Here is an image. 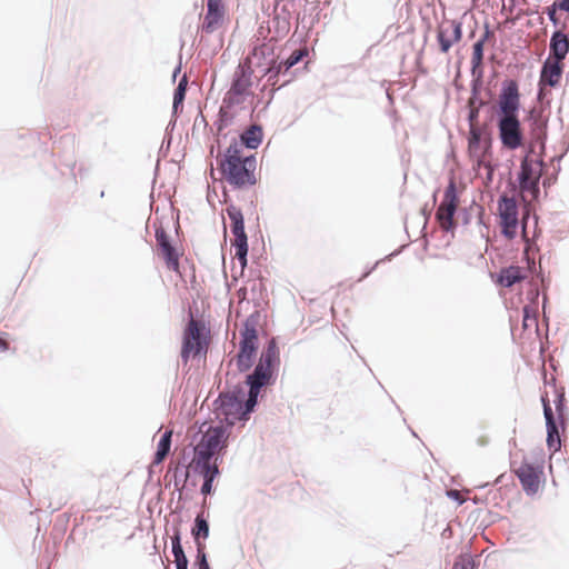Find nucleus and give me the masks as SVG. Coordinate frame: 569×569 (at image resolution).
I'll return each mask as SVG.
<instances>
[{
  "label": "nucleus",
  "instance_id": "1",
  "mask_svg": "<svg viewBox=\"0 0 569 569\" xmlns=\"http://www.w3.org/2000/svg\"><path fill=\"white\" fill-rule=\"evenodd\" d=\"M280 365L279 337H271L260 350L254 369L244 376L243 385H233L228 393H220L213 401V407L224 415L251 416L259 409L262 388L276 385Z\"/></svg>",
  "mask_w": 569,
  "mask_h": 569
},
{
  "label": "nucleus",
  "instance_id": "2",
  "mask_svg": "<svg viewBox=\"0 0 569 569\" xmlns=\"http://www.w3.org/2000/svg\"><path fill=\"white\" fill-rule=\"evenodd\" d=\"M519 80L506 77L500 82L495 108L498 140L502 150L516 151L523 144L520 112L523 110Z\"/></svg>",
  "mask_w": 569,
  "mask_h": 569
},
{
  "label": "nucleus",
  "instance_id": "3",
  "mask_svg": "<svg viewBox=\"0 0 569 569\" xmlns=\"http://www.w3.org/2000/svg\"><path fill=\"white\" fill-rule=\"evenodd\" d=\"M545 387H550L553 395L555 410L551 407V400L547 391L541 393L540 401L546 422V446L550 455L560 451L562 446L560 430H566L569 422V409L566 398V389L558 386L555 378L543 380Z\"/></svg>",
  "mask_w": 569,
  "mask_h": 569
},
{
  "label": "nucleus",
  "instance_id": "4",
  "mask_svg": "<svg viewBox=\"0 0 569 569\" xmlns=\"http://www.w3.org/2000/svg\"><path fill=\"white\" fill-rule=\"evenodd\" d=\"M260 311L248 315L241 322L239 330L238 351L234 360H230L228 367L236 365L238 373H249L257 366L260 357L259 321Z\"/></svg>",
  "mask_w": 569,
  "mask_h": 569
},
{
  "label": "nucleus",
  "instance_id": "5",
  "mask_svg": "<svg viewBox=\"0 0 569 569\" xmlns=\"http://www.w3.org/2000/svg\"><path fill=\"white\" fill-rule=\"evenodd\" d=\"M218 167L221 178L233 191L249 190L258 182L256 177L257 153H249L241 157L240 160L219 163Z\"/></svg>",
  "mask_w": 569,
  "mask_h": 569
},
{
  "label": "nucleus",
  "instance_id": "6",
  "mask_svg": "<svg viewBox=\"0 0 569 569\" xmlns=\"http://www.w3.org/2000/svg\"><path fill=\"white\" fill-rule=\"evenodd\" d=\"M234 425V418L226 417V423L219 421L211 425L201 433L198 445L193 448L197 459L216 460L218 452H227L229 429Z\"/></svg>",
  "mask_w": 569,
  "mask_h": 569
},
{
  "label": "nucleus",
  "instance_id": "7",
  "mask_svg": "<svg viewBox=\"0 0 569 569\" xmlns=\"http://www.w3.org/2000/svg\"><path fill=\"white\" fill-rule=\"evenodd\" d=\"M223 203L226 204V212L230 219V230L234 237V242L231 247L234 249V257L241 268L248 266V234L246 232V219L240 207L236 206L230 196L223 194Z\"/></svg>",
  "mask_w": 569,
  "mask_h": 569
},
{
  "label": "nucleus",
  "instance_id": "8",
  "mask_svg": "<svg viewBox=\"0 0 569 569\" xmlns=\"http://www.w3.org/2000/svg\"><path fill=\"white\" fill-rule=\"evenodd\" d=\"M209 327L203 321L190 320L181 337L180 358L187 365L191 356L198 359L207 355Z\"/></svg>",
  "mask_w": 569,
  "mask_h": 569
},
{
  "label": "nucleus",
  "instance_id": "9",
  "mask_svg": "<svg viewBox=\"0 0 569 569\" xmlns=\"http://www.w3.org/2000/svg\"><path fill=\"white\" fill-rule=\"evenodd\" d=\"M515 473L523 492L528 497H535L546 483L543 451L540 450L533 460H529L527 456H523Z\"/></svg>",
  "mask_w": 569,
  "mask_h": 569
},
{
  "label": "nucleus",
  "instance_id": "10",
  "mask_svg": "<svg viewBox=\"0 0 569 569\" xmlns=\"http://www.w3.org/2000/svg\"><path fill=\"white\" fill-rule=\"evenodd\" d=\"M498 224L500 234L508 240L518 236L519 209L515 197L500 196L497 200Z\"/></svg>",
  "mask_w": 569,
  "mask_h": 569
},
{
  "label": "nucleus",
  "instance_id": "11",
  "mask_svg": "<svg viewBox=\"0 0 569 569\" xmlns=\"http://www.w3.org/2000/svg\"><path fill=\"white\" fill-rule=\"evenodd\" d=\"M545 161L540 158L531 159L528 151H523L519 170L517 172V182L522 191L530 193L540 192Z\"/></svg>",
  "mask_w": 569,
  "mask_h": 569
},
{
  "label": "nucleus",
  "instance_id": "12",
  "mask_svg": "<svg viewBox=\"0 0 569 569\" xmlns=\"http://www.w3.org/2000/svg\"><path fill=\"white\" fill-rule=\"evenodd\" d=\"M459 199L458 186L455 180L450 179L443 190L442 201L436 213V219L443 227L445 232L450 233L452 237L458 227L453 221V217L458 212L457 204Z\"/></svg>",
  "mask_w": 569,
  "mask_h": 569
},
{
  "label": "nucleus",
  "instance_id": "13",
  "mask_svg": "<svg viewBox=\"0 0 569 569\" xmlns=\"http://www.w3.org/2000/svg\"><path fill=\"white\" fill-rule=\"evenodd\" d=\"M153 229L161 259L169 270L178 272L181 253L173 238L163 229L162 223L158 219L153 223Z\"/></svg>",
  "mask_w": 569,
  "mask_h": 569
},
{
  "label": "nucleus",
  "instance_id": "14",
  "mask_svg": "<svg viewBox=\"0 0 569 569\" xmlns=\"http://www.w3.org/2000/svg\"><path fill=\"white\" fill-rule=\"evenodd\" d=\"M490 34L489 26L486 24L485 31L479 38L472 43L471 59H470V74L471 80L469 88H472V92H477L478 83H485V68L482 61L485 57V44Z\"/></svg>",
  "mask_w": 569,
  "mask_h": 569
},
{
  "label": "nucleus",
  "instance_id": "15",
  "mask_svg": "<svg viewBox=\"0 0 569 569\" xmlns=\"http://www.w3.org/2000/svg\"><path fill=\"white\" fill-rule=\"evenodd\" d=\"M224 452H218L216 460L207 459H191V475L198 480V478L210 479L220 478L221 469L219 465L223 461Z\"/></svg>",
  "mask_w": 569,
  "mask_h": 569
},
{
  "label": "nucleus",
  "instance_id": "16",
  "mask_svg": "<svg viewBox=\"0 0 569 569\" xmlns=\"http://www.w3.org/2000/svg\"><path fill=\"white\" fill-rule=\"evenodd\" d=\"M451 28V34L448 36V28H443L440 26L437 29V42L438 48L441 53H448L450 49L458 42L461 41L463 37L462 21L458 19H452L449 21Z\"/></svg>",
  "mask_w": 569,
  "mask_h": 569
},
{
  "label": "nucleus",
  "instance_id": "17",
  "mask_svg": "<svg viewBox=\"0 0 569 569\" xmlns=\"http://www.w3.org/2000/svg\"><path fill=\"white\" fill-rule=\"evenodd\" d=\"M183 519L178 518L173 519L171 523V543L170 549L174 559V566H189L190 561L186 555L184 548L182 546V526Z\"/></svg>",
  "mask_w": 569,
  "mask_h": 569
},
{
  "label": "nucleus",
  "instance_id": "18",
  "mask_svg": "<svg viewBox=\"0 0 569 569\" xmlns=\"http://www.w3.org/2000/svg\"><path fill=\"white\" fill-rule=\"evenodd\" d=\"M253 72L250 67L239 63L231 77L229 90L252 94Z\"/></svg>",
  "mask_w": 569,
  "mask_h": 569
},
{
  "label": "nucleus",
  "instance_id": "19",
  "mask_svg": "<svg viewBox=\"0 0 569 569\" xmlns=\"http://www.w3.org/2000/svg\"><path fill=\"white\" fill-rule=\"evenodd\" d=\"M561 61L558 60H550L547 58L541 66L540 69V77H539V84L546 83L550 88H558L560 87L563 68L560 63Z\"/></svg>",
  "mask_w": 569,
  "mask_h": 569
},
{
  "label": "nucleus",
  "instance_id": "20",
  "mask_svg": "<svg viewBox=\"0 0 569 569\" xmlns=\"http://www.w3.org/2000/svg\"><path fill=\"white\" fill-rule=\"evenodd\" d=\"M569 53V33L555 29L549 40V56L553 60L562 61Z\"/></svg>",
  "mask_w": 569,
  "mask_h": 569
},
{
  "label": "nucleus",
  "instance_id": "21",
  "mask_svg": "<svg viewBox=\"0 0 569 569\" xmlns=\"http://www.w3.org/2000/svg\"><path fill=\"white\" fill-rule=\"evenodd\" d=\"M526 278L525 270L516 264L500 268L495 274L493 282L501 288H511Z\"/></svg>",
  "mask_w": 569,
  "mask_h": 569
},
{
  "label": "nucleus",
  "instance_id": "22",
  "mask_svg": "<svg viewBox=\"0 0 569 569\" xmlns=\"http://www.w3.org/2000/svg\"><path fill=\"white\" fill-rule=\"evenodd\" d=\"M190 535L197 550L206 549V540L210 536L209 518L204 517L203 513H198L192 521Z\"/></svg>",
  "mask_w": 569,
  "mask_h": 569
},
{
  "label": "nucleus",
  "instance_id": "23",
  "mask_svg": "<svg viewBox=\"0 0 569 569\" xmlns=\"http://www.w3.org/2000/svg\"><path fill=\"white\" fill-rule=\"evenodd\" d=\"M485 83H478L477 92H472V88H470V104L467 107L466 120L469 126L477 121L480 117L481 110L486 108V101L482 98V90Z\"/></svg>",
  "mask_w": 569,
  "mask_h": 569
},
{
  "label": "nucleus",
  "instance_id": "24",
  "mask_svg": "<svg viewBox=\"0 0 569 569\" xmlns=\"http://www.w3.org/2000/svg\"><path fill=\"white\" fill-rule=\"evenodd\" d=\"M239 138L247 150H257L263 142L264 132L260 123L252 124L244 129Z\"/></svg>",
  "mask_w": 569,
  "mask_h": 569
},
{
  "label": "nucleus",
  "instance_id": "25",
  "mask_svg": "<svg viewBox=\"0 0 569 569\" xmlns=\"http://www.w3.org/2000/svg\"><path fill=\"white\" fill-rule=\"evenodd\" d=\"M189 455H183V457L179 460V462L170 468L168 471L171 473V483L174 487V490H177L188 478H190L191 475V461L188 462Z\"/></svg>",
  "mask_w": 569,
  "mask_h": 569
},
{
  "label": "nucleus",
  "instance_id": "26",
  "mask_svg": "<svg viewBox=\"0 0 569 569\" xmlns=\"http://www.w3.org/2000/svg\"><path fill=\"white\" fill-rule=\"evenodd\" d=\"M226 10L207 9L203 22L197 26V30L201 29L204 33L211 34L218 30L224 21Z\"/></svg>",
  "mask_w": 569,
  "mask_h": 569
},
{
  "label": "nucleus",
  "instance_id": "27",
  "mask_svg": "<svg viewBox=\"0 0 569 569\" xmlns=\"http://www.w3.org/2000/svg\"><path fill=\"white\" fill-rule=\"evenodd\" d=\"M308 70H309V62L307 61V62H305V64L301 68H296L292 71L290 79L286 80L280 87L276 88V86H273V87H268L266 90H261L260 89V92H261L262 96L264 93L268 94V99H267V101L264 102L262 109L259 112L261 113V112H266L268 110V108L272 103L274 94L277 93V91L279 89L287 87L288 84H290L295 80V78L298 74H300L301 72H307Z\"/></svg>",
  "mask_w": 569,
  "mask_h": 569
},
{
  "label": "nucleus",
  "instance_id": "28",
  "mask_svg": "<svg viewBox=\"0 0 569 569\" xmlns=\"http://www.w3.org/2000/svg\"><path fill=\"white\" fill-rule=\"evenodd\" d=\"M284 72V63L279 60L273 62L271 66L263 69V76L267 78L262 84L261 90H266L268 87H273L278 83L280 77L288 74Z\"/></svg>",
  "mask_w": 569,
  "mask_h": 569
},
{
  "label": "nucleus",
  "instance_id": "29",
  "mask_svg": "<svg viewBox=\"0 0 569 569\" xmlns=\"http://www.w3.org/2000/svg\"><path fill=\"white\" fill-rule=\"evenodd\" d=\"M246 147L242 144L240 138H232L229 146L222 151L221 160L219 163L231 162L232 160H240L241 157H246L243 153Z\"/></svg>",
  "mask_w": 569,
  "mask_h": 569
},
{
  "label": "nucleus",
  "instance_id": "30",
  "mask_svg": "<svg viewBox=\"0 0 569 569\" xmlns=\"http://www.w3.org/2000/svg\"><path fill=\"white\" fill-rule=\"evenodd\" d=\"M237 114L238 113L234 110L224 108V106L221 104L216 114L213 126L216 127V129L219 132H222L224 129H227L228 127L233 124V122L237 118Z\"/></svg>",
  "mask_w": 569,
  "mask_h": 569
},
{
  "label": "nucleus",
  "instance_id": "31",
  "mask_svg": "<svg viewBox=\"0 0 569 569\" xmlns=\"http://www.w3.org/2000/svg\"><path fill=\"white\" fill-rule=\"evenodd\" d=\"M250 97L249 93H242L237 91L227 90L222 98V103L224 108L234 110V108L239 107L240 110L246 109L243 103L247 101V99Z\"/></svg>",
  "mask_w": 569,
  "mask_h": 569
},
{
  "label": "nucleus",
  "instance_id": "32",
  "mask_svg": "<svg viewBox=\"0 0 569 569\" xmlns=\"http://www.w3.org/2000/svg\"><path fill=\"white\" fill-rule=\"evenodd\" d=\"M198 486V480L191 476L176 491L179 493V502L187 503L193 499V491Z\"/></svg>",
  "mask_w": 569,
  "mask_h": 569
},
{
  "label": "nucleus",
  "instance_id": "33",
  "mask_svg": "<svg viewBox=\"0 0 569 569\" xmlns=\"http://www.w3.org/2000/svg\"><path fill=\"white\" fill-rule=\"evenodd\" d=\"M405 248H406V246H400L397 249H395L392 252L387 254L383 259L377 260L375 263L366 266L365 269L362 270L358 281H363L365 279H367L371 273H373L377 270L378 266L382 261H391L393 258L399 256L405 250Z\"/></svg>",
  "mask_w": 569,
  "mask_h": 569
},
{
  "label": "nucleus",
  "instance_id": "34",
  "mask_svg": "<svg viewBox=\"0 0 569 569\" xmlns=\"http://www.w3.org/2000/svg\"><path fill=\"white\" fill-rule=\"evenodd\" d=\"M566 0H553V2L547 7L546 14L548 17V20L552 23L555 29H558L560 24V20L557 17V11H562L568 13V8L566 7Z\"/></svg>",
  "mask_w": 569,
  "mask_h": 569
},
{
  "label": "nucleus",
  "instance_id": "35",
  "mask_svg": "<svg viewBox=\"0 0 569 569\" xmlns=\"http://www.w3.org/2000/svg\"><path fill=\"white\" fill-rule=\"evenodd\" d=\"M308 56L307 49H301L292 52L289 58L281 59V61L284 63V72H291V69L300 63L306 57Z\"/></svg>",
  "mask_w": 569,
  "mask_h": 569
},
{
  "label": "nucleus",
  "instance_id": "36",
  "mask_svg": "<svg viewBox=\"0 0 569 569\" xmlns=\"http://www.w3.org/2000/svg\"><path fill=\"white\" fill-rule=\"evenodd\" d=\"M478 561L473 558L471 553H467L463 556H459L451 569H478Z\"/></svg>",
  "mask_w": 569,
  "mask_h": 569
},
{
  "label": "nucleus",
  "instance_id": "37",
  "mask_svg": "<svg viewBox=\"0 0 569 569\" xmlns=\"http://www.w3.org/2000/svg\"><path fill=\"white\" fill-rule=\"evenodd\" d=\"M188 74L184 73L178 81V84L173 89L172 100L184 102L187 90H188Z\"/></svg>",
  "mask_w": 569,
  "mask_h": 569
},
{
  "label": "nucleus",
  "instance_id": "38",
  "mask_svg": "<svg viewBox=\"0 0 569 569\" xmlns=\"http://www.w3.org/2000/svg\"><path fill=\"white\" fill-rule=\"evenodd\" d=\"M193 23H194V14L192 12L190 13H187L183 19H182V22H181V31L180 33L182 34V37H188L192 40V43L194 42L196 40V34L194 32L192 31V28H193Z\"/></svg>",
  "mask_w": 569,
  "mask_h": 569
},
{
  "label": "nucleus",
  "instance_id": "39",
  "mask_svg": "<svg viewBox=\"0 0 569 569\" xmlns=\"http://www.w3.org/2000/svg\"><path fill=\"white\" fill-rule=\"evenodd\" d=\"M481 129L477 126L470 124L469 136L467 138L468 150L476 151L480 146Z\"/></svg>",
  "mask_w": 569,
  "mask_h": 569
},
{
  "label": "nucleus",
  "instance_id": "40",
  "mask_svg": "<svg viewBox=\"0 0 569 569\" xmlns=\"http://www.w3.org/2000/svg\"><path fill=\"white\" fill-rule=\"evenodd\" d=\"M192 569H212L209 562V555L206 549L197 550L192 562Z\"/></svg>",
  "mask_w": 569,
  "mask_h": 569
},
{
  "label": "nucleus",
  "instance_id": "41",
  "mask_svg": "<svg viewBox=\"0 0 569 569\" xmlns=\"http://www.w3.org/2000/svg\"><path fill=\"white\" fill-rule=\"evenodd\" d=\"M171 446H172V431L166 430L164 432L161 433V436L157 442L156 450L170 453Z\"/></svg>",
  "mask_w": 569,
  "mask_h": 569
},
{
  "label": "nucleus",
  "instance_id": "42",
  "mask_svg": "<svg viewBox=\"0 0 569 569\" xmlns=\"http://www.w3.org/2000/svg\"><path fill=\"white\" fill-rule=\"evenodd\" d=\"M522 319L531 321L535 325V332L539 337L540 336V329H539V323H538V320H537V310H536V308L533 306H531V305L523 306V308H522Z\"/></svg>",
  "mask_w": 569,
  "mask_h": 569
},
{
  "label": "nucleus",
  "instance_id": "43",
  "mask_svg": "<svg viewBox=\"0 0 569 569\" xmlns=\"http://www.w3.org/2000/svg\"><path fill=\"white\" fill-rule=\"evenodd\" d=\"M528 0H508V6L503 4V10L513 12L517 10V19H521L525 16H530L531 12H526L520 6L526 4Z\"/></svg>",
  "mask_w": 569,
  "mask_h": 569
},
{
  "label": "nucleus",
  "instance_id": "44",
  "mask_svg": "<svg viewBox=\"0 0 569 569\" xmlns=\"http://www.w3.org/2000/svg\"><path fill=\"white\" fill-rule=\"evenodd\" d=\"M219 478H210L202 480V483L200 486L199 492L203 497H212L216 493L217 486L216 480Z\"/></svg>",
  "mask_w": 569,
  "mask_h": 569
},
{
  "label": "nucleus",
  "instance_id": "45",
  "mask_svg": "<svg viewBox=\"0 0 569 569\" xmlns=\"http://www.w3.org/2000/svg\"><path fill=\"white\" fill-rule=\"evenodd\" d=\"M476 204V200L473 199L472 202H471V206L470 207H467V208H463L461 211H460V219H461V224L462 226H468L470 224L471 220H472V206Z\"/></svg>",
  "mask_w": 569,
  "mask_h": 569
},
{
  "label": "nucleus",
  "instance_id": "46",
  "mask_svg": "<svg viewBox=\"0 0 569 569\" xmlns=\"http://www.w3.org/2000/svg\"><path fill=\"white\" fill-rule=\"evenodd\" d=\"M168 455L167 452L154 450L150 466L157 467L161 465Z\"/></svg>",
  "mask_w": 569,
  "mask_h": 569
},
{
  "label": "nucleus",
  "instance_id": "47",
  "mask_svg": "<svg viewBox=\"0 0 569 569\" xmlns=\"http://www.w3.org/2000/svg\"><path fill=\"white\" fill-rule=\"evenodd\" d=\"M181 70H182V53L179 52L178 53V62L177 64L174 66L173 70H172V73H171V81L174 83L177 81V78L179 77V74L181 73Z\"/></svg>",
  "mask_w": 569,
  "mask_h": 569
},
{
  "label": "nucleus",
  "instance_id": "48",
  "mask_svg": "<svg viewBox=\"0 0 569 569\" xmlns=\"http://www.w3.org/2000/svg\"><path fill=\"white\" fill-rule=\"evenodd\" d=\"M183 111V102L172 100L171 119H178Z\"/></svg>",
  "mask_w": 569,
  "mask_h": 569
},
{
  "label": "nucleus",
  "instance_id": "49",
  "mask_svg": "<svg viewBox=\"0 0 569 569\" xmlns=\"http://www.w3.org/2000/svg\"><path fill=\"white\" fill-rule=\"evenodd\" d=\"M420 214L425 218V222H423V226H422V231L427 229V226H428V222H429V219L431 217V210L429 209V206H428V202H426L421 208H420Z\"/></svg>",
  "mask_w": 569,
  "mask_h": 569
},
{
  "label": "nucleus",
  "instance_id": "50",
  "mask_svg": "<svg viewBox=\"0 0 569 569\" xmlns=\"http://www.w3.org/2000/svg\"><path fill=\"white\" fill-rule=\"evenodd\" d=\"M251 98V110H250V116L252 117L253 112L256 111V109L258 108V106L260 103H262L263 101V96H259V94H254L252 92V94L249 97Z\"/></svg>",
  "mask_w": 569,
  "mask_h": 569
},
{
  "label": "nucleus",
  "instance_id": "51",
  "mask_svg": "<svg viewBox=\"0 0 569 569\" xmlns=\"http://www.w3.org/2000/svg\"><path fill=\"white\" fill-rule=\"evenodd\" d=\"M446 496L451 500V501H455L458 503V506H461L465 500L461 498L460 493L455 490V489H451V490H448L446 492Z\"/></svg>",
  "mask_w": 569,
  "mask_h": 569
},
{
  "label": "nucleus",
  "instance_id": "52",
  "mask_svg": "<svg viewBox=\"0 0 569 569\" xmlns=\"http://www.w3.org/2000/svg\"><path fill=\"white\" fill-rule=\"evenodd\" d=\"M207 9L226 10L223 0H207Z\"/></svg>",
  "mask_w": 569,
  "mask_h": 569
},
{
  "label": "nucleus",
  "instance_id": "53",
  "mask_svg": "<svg viewBox=\"0 0 569 569\" xmlns=\"http://www.w3.org/2000/svg\"><path fill=\"white\" fill-rule=\"evenodd\" d=\"M415 63L417 66V70L420 74H427L428 70L422 66V51H420L415 59Z\"/></svg>",
  "mask_w": 569,
  "mask_h": 569
},
{
  "label": "nucleus",
  "instance_id": "54",
  "mask_svg": "<svg viewBox=\"0 0 569 569\" xmlns=\"http://www.w3.org/2000/svg\"><path fill=\"white\" fill-rule=\"evenodd\" d=\"M176 124H177V119H171L170 118V121H169V123L166 127L164 138H163L162 144L166 142V140L170 136V133L174 130Z\"/></svg>",
  "mask_w": 569,
  "mask_h": 569
},
{
  "label": "nucleus",
  "instance_id": "55",
  "mask_svg": "<svg viewBox=\"0 0 569 569\" xmlns=\"http://www.w3.org/2000/svg\"><path fill=\"white\" fill-rule=\"evenodd\" d=\"M538 299H539V292L537 290L528 293V300H529L528 305L533 306L536 309H537V305H538Z\"/></svg>",
  "mask_w": 569,
  "mask_h": 569
},
{
  "label": "nucleus",
  "instance_id": "56",
  "mask_svg": "<svg viewBox=\"0 0 569 569\" xmlns=\"http://www.w3.org/2000/svg\"><path fill=\"white\" fill-rule=\"evenodd\" d=\"M422 21L426 23L425 34H423V46H425L428 41V34L431 30V22H430L429 18H427V17H422Z\"/></svg>",
  "mask_w": 569,
  "mask_h": 569
},
{
  "label": "nucleus",
  "instance_id": "57",
  "mask_svg": "<svg viewBox=\"0 0 569 569\" xmlns=\"http://www.w3.org/2000/svg\"><path fill=\"white\" fill-rule=\"evenodd\" d=\"M198 124H202L204 128L209 126L206 117L201 112H199L197 114L196 119H194V124L193 126L196 127Z\"/></svg>",
  "mask_w": 569,
  "mask_h": 569
},
{
  "label": "nucleus",
  "instance_id": "58",
  "mask_svg": "<svg viewBox=\"0 0 569 569\" xmlns=\"http://www.w3.org/2000/svg\"><path fill=\"white\" fill-rule=\"evenodd\" d=\"M186 508V503L183 502H179V500L177 501V506L174 508V513H176V517L173 519H178V518H182V512Z\"/></svg>",
  "mask_w": 569,
  "mask_h": 569
},
{
  "label": "nucleus",
  "instance_id": "59",
  "mask_svg": "<svg viewBox=\"0 0 569 569\" xmlns=\"http://www.w3.org/2000/svg\"><path fill=\"white\" fill-rule=\"evenodd\" d=\"M548 305H549V298L547 295H543L542 296V305H541V309H542V312L546 317V322L548 323L549 322V317L547 316V308H548Z\"/></svg>",
  "mask_w": 569,
  "mask_h": 569
},
{
  "label": "nucleus",
  "instance_id": "60",
  "mask_svg": "<svg viewBox=\"0 0 569 569\" xmlns=\"http://www.w3.org/2000/svg\"><path fill=\"white\" fill-rule=\"evenodd\" d=\"M281 13L284 14V19H283V23L286 27H289V21H290V18H291V12L290 10L287 8V6H283L281 8Z\"/></svg>",
  "mask_w": 569,
  "mask_h": 569
},
{
  "label": "nucleus",
  "instance_id": "61",
  "mask_svg": "<svg viewBox=\"0 0 569 569\" xmlns=\"http://www.w3.org/2000/svg\"><path fill=\"white\" fill-rule=\"evenodd\" d=\"M231 418H234V421L238 419L240 422V427H244L247 421L249 420L250 416H242L241 413H233Z\"/></svg>",
  "mask_w": 569,
  "mask_h": 569
},
{
  "label": "nucleus",
  "instance_id": "62",
  "mask_svg": "<svg viewBox=\"0 0 569 569\" xmlns=\"http://www.w3.org/2000/svg\"><path fill=\"white\" fill-rule=\"evenodd\" d=\"M154 468L156 467L150 466V465L147 467L148 477H147L146 485H149L152 481L153 476L156 475V469Z\"/></svg>",
  "mask_w": 569,
  "mask_h": 569
},
{
  "label": "nucleus",
  "instance_id": "63",
  "mask_svg": "<svg viewBox=\"0 0 569 569\" xmlns=\"http://www.w3.org/2000/svg\"><path fill=\"white\" fill-rule=\"evenodd\" d=\"M7 333L0 331V352L7 351L9 349L8 345L3 341V337Z\"/></svg>",
  "mask_w": 569,
  "mask_h": 569
},
{
  "label": "nucleus",
  "instance_id": "64",
  "mask_svg": "<svg viewBox=\"0 0 569 569\" xmlns=\"http://www.w3.org/2000/svg\"><path fill=\"white\" fill-rule=\"evenodd\" d=\"M439 191L440 189L439 188H436L431 194V201H432V207H436L437 203H438V194H439Z\"/></svg>",
  "mask_w": 569,
  "mask_h": 569
}]
</instances>
